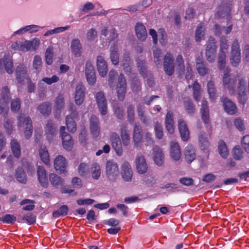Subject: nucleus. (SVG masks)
Here are the masks:
<instances>
[{
  "mask_svg": "<svg viewBox=\"0 0 249 249\" xmlns=\"http://www.w3.org/2000/svg\"><path fill=\"white\" fill-rule=\"evenodd\" d=\"M106 175L108 180L115 182L119 175L118 165L113 160H107L106 164Z\"/></svg>",
  "mask_w": 249,
  "mask_h": 249,
  "instance_id": "nucleus-1",
  "label": "nucleus"
},
{
  "mask_svg": "<svg viewBox=\"0 0 249 249\" xmlns=\"http://www.w3.org/2000/svg\"><path fill=\"white\" fill-rule=\"evenodd\" d=\"M216 49L217 46L215 39L210 37L208 39L205 51L206 59L210 63L215 61Z\"/></svg>",
  "mask_w": 249,
  "mask_h": 249,
  "instance_id": "nucleus-2",
  "label": "nucleus"
},
{
  "mask_svg": "<svg viewBox=\"0 0 249 249\" xmlns=\"http://www.w3.org/2000/svg\"><path fill=\"white\" fill-rule=\"evenodd\" d=\"M18 125L24 127V135L26 139L31 138L33 132L31 119L29 116L21 115L18 118Z\"/></svg>",
  "mask_w": 249,
  "mask_h": 249,
  "instance_id": "nucleus-3",
  "label": "nucleus"
},
{
  "mask_svg": "<svg viewBox=\"0 0 249 249\" xmlns=\"http://www.w3.org/2000/svg\"><path fill=\"white\" fill-rule=\"evenodd\" d=\"M230 62L233 67L238 65L241 61L240 46L237 39L234 40L231 46Z\"/></svg>",
  "mask_w": 249,
  "mask_h": 249,
  "instance_id": "nucleus-4",
  "label": "nucleus"
},
{
  "mask_svg": "<svg viewBox=\"0 0 249 249\" xmlns=\"http://www.w3.org/2000/svg\"><path fill=\"white\" fill-rule=\"evenodd\" d=\"M246 80L244 78H240L239 79L237 86L238 99L239 102L244 105L248 99L246 92Z\"/></svg>",
  "mask_w": 249,
  "mask_h": 249,
  "instance_id": "nucleus-5",
  "label": "nucleus"
},
{
  "mask_svg": "<svg viewBox=\"0 0 249 249\" xmlns=\"http://www.w3.org/2000/svg\"><path fill=\"white\" fill-rule=\"evenodd\" d=\"M163 69L166 74L169 76H171L174 72V59L170 53H167L164 56Z\"/></svg>",
  "mask_w": 249,
  "mask_h": 249,
  "instance_id": "nucleus-6",
  "label": "nucleus"
},
{
  "mask_svg": "<svg viewBox=\"0 0 249 249\" xmlns=\"http://www.w3.org/2000/svg\"><path fill=\"white\" fill-rule=\"evenodd\" d=\"M236 80L235 78H231L228 72L224 73L223 76V85L225 89H227L229 94L234 95L235 92V83Z\"/></svg>",
  "mask_w": 249,
  "mask_h": 249,
  "instance_id": "nucleus-7",
  "label": "nucleus"
},
{
  "mask_svg": "<svg viewBox=\"0 0 249 249\" xmlns=\"http://www.w3.org/2000/svg\"><path fill=\"white\" fill-rule=\"evenodd\" d=\"M135 166L137 171L139 174H145L148 169V165L144 155L141 153L137 154L135 160Z\"/></svg>",
  "mask_w": 249,
  "mask_h": 249,
  "instance_id": "nucleus-8",
  "label": "nucleus"
},
{
  "mask_svg": "<svg viewBox=\"0 0 249 249\" xmlns=\"http://www.w3.org/2000/svg\"><path fill=\"white\" fill-rule=\"evenodd\" d=\"M110 140L112 148L115 151L116 154L121 156L123 154V147L122 142L118 134L115 132H112L110 134Z\"/></svg>",
  "mask_w": 249,
  "mask_h": 249,
  "instance_id": "nucleus-9",
  "label": "nucleus"
},
{
  "mask_svg": "<svg viewBox=\"0 0 249 249\" xmlns=\"http://www.w3.org/2000/svg\"><path fill=\"white\" fill-rule=\"evenodd\" d=\"M117 89V96L121 101L124 99L126 93V83L124 75L120 74L118 77V84L116 86Z\"/></svg>",
  "mask_w": 249,
  "mask_h": 249,
  "instance_id": "nucleus-10",
  "label": "nucleus"
},
{
  "mask_svg": "<svg viewBox=\"0 0 249 249\" xmlns=\"http://www.w3.org/2000/svg\"><path fill=\"white\" fill-rule=\"evenodd\" d=\"M85 75L88 83L93 85L96 82V77L94 67L90 61H87L85 67Z\"/></svg>",
  "mask_w": 249,
  "mask_h": 249,
  "instance_id": "nucleus-11",
  "label": "nucleus"
},
{
  "mask_svg": "<svg viewBox=\"0 0 249 249\" xmlns=\"http://www.w3.org/2000/svg\"><path fill=\"white\" fill-rule=\"evenodd\" d=\"M220 101L222 103L225 111L227 113L233 115L237 112V107L236 104L231 100L223 96L220 98Z\"/></svg>",
  "mask_w": 249,
  "mask_h": 249,
  "instance_id": "nucleus-12",
  "label": "nucleus"
},
{
  "mask_svg": "<svg viewBox=\"0 0 249 249\" xmlns=\"http://www.w3.org/2000/svg\"><path fill=\"white\" fill-rule=\"evenodd\" d=\"M53 165L56 171H58L59 174L67 173V162L66 159L62 156L58 155L55 158Z\"/></svg>",
  "mask_w": 249,
  "mask_h": 249,
  "instance_id": "nucleus-13",
  "label": "nucleus"
},
{
  "mask_svg": "<svg viewBox=\"0 0 249 249\" xmlns=\"http://www.w3.org/2000/svg\"><path fill=\"white\" fill-rule=\"evenodd\" d=\"M121 174L123 179L126 182L131 180L133 171L129 163L124 161L121 166Z\"/></svg>",
  "mask_w": 249,
  "mask_h": 249,
  "instance_id": "nucleus-14",
  "label": "nucleus"
},
{
  "mask_svg": "<svg viewBox=\"0 0 249 249\" xmlns=\"http://www.w3.org/2000/svg\"><path fill=\"white\" fill-rule=\"evenodd\" d=\"M16 78L18 82L23 84L25 80L30 79L27 73V68L23 65L18 66L15 71Z\"/></svg>",
  "mask_w": 249,
  "mask_h": 249,
  "instance_id": "nucleus-15",
  "label": "nucleus"
},
{
  "mask_svg": "<svg viewBox=\"0 0 249 249\" xmlns=\"http://www.w3.org/2000/svg\"><path fill=\"white\" fill-rule=\"evenodd\" d=\"M40 41L38 38H34L32 40H26L21 42L20 51L27 52L36 51L39 46Z\"/></svg>",
  "mask_w": 249,
  "mask_h": 249,
  "instance_id": "nucleus-16",
  "label": "nucleus"
},
{
  "mask_svg": "<svg viewBox=\"0 0 249 249\" xmlns=\"http://www.w3.org/2000/svg\"><path fill=\"white\" fill-rule=\"evenodd\" d=\"M96 100L101 114L102 115H106L107 113V103L102 91H99L96 93Z\"/></svg>",
  "mask_w": 249,
  "mask_h": 249,
  "instance_id": "nucleus-17",
  "label": "nucleus"
},
{
  "mask_svg": "<svg viewBox=\"0 0 249 249\" xmlns=\"http://www.w3.org/2000/svg\"><path fill=\"white\" fill-rule=\"evenodd\" d=\"M85 90L84 86L82 84L78 83L76 85L74 94V102L77 106L82 105L84 100Z\"/></svg>",
  "mask_w": 249,
  "mask_h": 249,
  "instance_id": "nucleus-18",
  "label": "nucleus"
},
{
  "mask_svg": "<svg viewBox=\"0 0 249 249\" xmlns=\"http://www.w3.org/2000/svg\"><path fill=\"white\" fill-rule=\"evenodd\" d=\"M178 125L181 140L187 142L190 138V132L186 123L180 119L178 121Z\"/></svg>",
  "mask_w": 249,
  "mask_h": 249,
  "instance_id": "nucleus-19",
  "label": "nucleus"
},
{
  "mask_svg": "<svg viewBox=\"0 0 249 249\" xmlns=\"http://www.w3.org/2000/svg\"><path fill=\"white\" fill-rule=\"evenodd\" d=\"M143 137L142 127L138 123L134 125L133 132V142L135 147H138Z\"/></svg>",
  "mask_w": 249,
  "mask_h": 249,
  "instance_id": "nucleus-20",
  "label": "nucleus"
},
{
  "mask_svg": "<svg viewBox=\"0 0 249 249\" xmlns=\"http://www.w3.org/2000/svg\"><path fill=\"white\" fill-rule=\"evenodd\" d=\"M96 66L100 75L102 77L105 76L107 75L108 69L107 62L102 56H97Z\"/></svg>",
  "mask_w": 249,
  "mask_h": 249,
  "instance_id": "nucleus-21",
  "label": "nucleus"
},
{
  "mask_svg": "<svg viewBox=\"0 0 249 249\" xmlns=\"http://www.w3.org/2000/svg\"><path fill=\"white\" fill-rule=\"evenodd\" d=\"M90 130L91 134L94 138H97L100 133V127L98 118L94 115L90 117Z\"/></svg>",
  "mask_w": 249,
  "mask_h": 249,
  "instance_id": "nucleus-22",
  "label": "nucleus"
},
{
  "mask_svg": "<svg viewBox=\"0 0 249 249\" xmlns=\"http://www.w3.org/2000/svg\"><path fill=\"white\" fill-rule=\"evenodd\" d=\"M153 160L155 163L158 166L163 164L164 160V156L161 148L155 146L153 149Z\"/></svg>",
  "mask_w": 249,
  "mask_h": 249,
  "instance_id": "nucleus-23",
  "label": "nucleus"
},
{
  "mask_svg": "<svg viewBox=\"0 0 249 249\" xmlns=\"http://www.w3.org/2000/svg\"><path fill=\"white\" fill-rule=\"evenodd\" d=\"M0 69L5 70L8 74H12L14 71L12 60L8 57H4L0 59Z\"/></svg>",
  "mask_w": 249,
  "mask_h": 249,
  "instance_id": "nucleus-24",
  "label": "nucleus"
},
{
  "mask_svg": "<svg viewBox=\"0 0 249 249\" xmlns=\"http://www.w3.org/2000/svg\"><path fill=\"white\" fill-rule=\"evenodd\" d=\"M120 136L122 143L124 146H127L130 143V137L126 124H123L120 126Z\"/></svg>",
  "mask_w": 249,
  "mask_h": 249,
  "instance_id": "nucleus-25",
  "label": "nucleus"
},
{
  "mask_svg": "<svg viewBox=\"0 0 249 249\" xmlns=\"http://www.w3.org/2000/svg\"><path fill=\"white\" fill-rule=\"evenodd\" d=\"M121 66L127 74H130L132 70V63L128 52L124 53L121 61Z\"/></svg>",
  "mask_w": 249,
  "mask_h": 249,
  "instance_id": "nucleus-26",
  "label": "nucleus"
},
{
  "mask_svg": "<svg viewBox=\"0 0 249 249\" xmlns=\"http://www.w3.org/2000/svg\"><path fill=\"white\" fill-rule=\"evenodd\" d=\"M184 154L186 161L189 163H191L196 157L195 149L192 144L186 146Z\"/></svg>",
  "mask_w": 249,
  "mask_h": 249,
  "instance_id": "nucleus-27",
  "label": "nucleus"
},
{
  "mask_svg": "<svg viewBox=\"0 0 249 249\" xmlns=\"http://www.w3.org/2000/svg\"><path fill=\"white\" fill-rule=\"evenodd\" d=\"M38 180L42 186L46 188L48 186V182L46 177V171L42 166H38L37 170Z\"/></svg>",
  "mask_w": 249,
  "mask_h": 249,
  "instance_id": "nucleus-28",
  "label": "nucleus"
},
{
  "mask_svg": "<svg viewBox=\"0 0 249 249\" xmlns=\"http://www.w3.org/2000/svg\"><path fill=\"white\" fill-rule=\"evenodd\" d=\"M181 155V150L178 142H172L170 143V156L175 160H178Z\"/></svg>",
  "mask_w": 249,
  "mask_h": 249,
  "instance_id": "nucleus-29",
  "label": "nucleus"
},
{
  "mask_svg": "<svg viewBox=\"0 0 249 249\" xmlns=\"http://www.w3.org/2000/svg\"><path fill=\"white\" fill-rule=\"evenodd\" d=\"M10 99V89L8 87L4 86L0 91V105H8Z\"/></svg>",
  "mask_w": 249,
  "mask_h": 249,
  "instance_id": "nucleus-30",
  "label": "nucleus"
},
{
  "mask_svg": "<svg viewBox=\"0 0 249 249\" xmlns=\"http://www.w3.org/2000/svg\"><path fill=\"white\" fill-rule=\"evenodd\" d=\"M71 48L72 53L76 57L81 56L82 52V46L78 39L74 38L72 40Z\"/></svg>",
  "mask_w": 249,
  "mask_h": 249,
  "instance_id": "nucleus-31",
  "label": "nucleus"
},
{
  "mask_svg": "<svg viewBox=\"0 0 249 249\" xmlns=\"http://www.w3.org/2000/svg\"><path fill=\"white\" fill-rule=\"evenodd\" d=\"M165 127L167 130L170 134H173L175 131L174 121L173 114L168 111L166 115L165 119Z\"/></svg>",
  "mask_w": 249,
  "mask_h": 249,
  "instance_id": "nucleus-32",
  "label": "nucleus"
},
{
  "mask_svg": "<svg viewBox=\"0 0 249 249\" xmlns=\"http://www.w3.org/2000/svg\"><path fill=\"white\" fill-rule=\"evenodd\" d=\"M201 118L205 124L209 123V110L208 106V102L205 99L202 101L201 108Z\"/></svg>",
  "mask_w": 249,
  "mask_h": 249,
  "instance_id": "nucleus-33",
  "label": "nucleus"
},
{
  "mask_svg": "<svg viewBox=\"0 0 249 249\" xmlns=\"http://www.w3.org/2000/svg\"><path fill=\"white\" fill-rule=\"evenodd\" d=\"M210 135L206 134L202 132L198 135V141L200 148L203 150H206L210 145Z\"/></svg>",
  "mask_w": 249,
  "mask_h": 249,
  "instance_id": "nucleus-34",
  "label": "nucleus"
},
{
  "mask_svg": "<svg viewBox=\"0 0 249 249\" xmlns=\"http://www.w3.org/2000/svg\"><path fill=\"white\" fill-rule=\"evenodd\" d=\"M49 180L51 185L56 188L63 186L64 184V179L54 173H51L49 175Z\"/></svg>",
  "mask_w": 249,
  "mask_h": 249,
  "instance_id": "nucleus-35",
  "label": "nucleus"
},
{
  "mask_svg": "<svg viewBox=\"0 0 249 249\" xmlns=\"http://www.w3.org/2000/svg\"><path fill=\"white\" fill-rule=\"evenodd\" d=\"M135 32L138 38L144 41L147 36V32L144 25L141 23H137L135 26Z\"/></svg>",
  "mask_w": 249,
  "mask_h": 249,
  "instance_id": "nucleus-36",
  "label": "nucleus"
},
{
  "mask_svg": "<svg viewBox=\"0 0 249 249\" xmlns=\"http://www.w3.org/2000/svg\"><path fill=\"white\" fill-rule=\"evenodd\" d=\"M110 58L112 64L117 65L119 64V53L116 45L112 46L110 48Z\"/></svg>",
  "mask_w": 249,
  "mask_h": 249,
  "instance_id": "nucleus-37",
  "label": "nucleus"
},
{
  "mask_svg": "<svg viewBox=\"0 0 249 249\" xmlns=\"http://www.w3.org/2000/svg\"><path fill=\"white\" fill-rule=\"evenodd\" d=\"M45 132L47 137H51L56 134V127L52 120L47 121L45 127Z\"/></svg>",
  "mask_w": 249,
  "mask_h": 249,
  "instance_id": "nucleus-38",
  "label": "nucleus"
},
{
  "mask_svg": "<svg viewBox=\"0 0 249 249\" xmlns=\"http://www.w3.org/2000/svg\"><path fill=\"white\" fill-rule=\"evenodd\" d=\"M118 74L116 71L111 70L108 73V85L111 88L116 87V85L118 84Z\"/></svg>",
  "mask_w": 249,
  "mask_h": 249,
  "instance_id": "nucleus-39",
  "label": "nucleus"
},
{
  "mask_svg": "<svg viewBox=\"0 0 249 249\" xmlns=\"http://www.w3.org/2000/svg\"><path fill=\"white\" fill-rule=\"evenodd\" d=\"M228 26L227 27L225 28L224 27H221L218 24H216L214 26V34L216 36H220L223 33L228 35L229 34L231 31L232 28V24L228 23Z\"/></svg>",
  "mask_w": 249,
  "mask_h": 249,
  "instance_id": "nucleus-40",
  "label": "nucleus"
},
{
  "mask_svg": "<svg viewBox=\"0 0 249 249\" xmlns=\"http://www.w3.org/2000/svg\"><path fill=\"white\" fill-rule=\"evenodd\" d=\"M10 147L14 156L19 158L21 155V149L18 142L15 139H12L10 142Z\"/></svg>",
  "mask_w": 249,
  "mask_h": 249,
  "instance_id": "nucleus-41",
  "label": "nucleus"
},
{
  "mask_svg": "<svg viewBox=\"0 0 249 249\" xmlns=\"http://www.w3.org/2000/svg\"><path fill=\"white\" fill-rule=\"evenodd\" d=\"M15 177L18 181L25 184L27 182V176L21 167H18L15 170Z\"/></svg>",
  "mask_w": 249,
  "mask_h": 249,
  "instance_id": "nucleus-42",
  "label": "nucleus"
},
{
  "mask_svg": "<svg viewBox=\"0 0 249 249\" xmlns=\"http://www.w3.org/2000/svg\"><path fill=\"white\" fill-rule=\"evenodd\" d=\"M61 137L64 148L68 150H70L72 145L71 136L67 132H65L62 133Z\"/></svg>",
  "mask_w": 249,
  "mask_h": 249,
  "instance_id": "nucleus-43",
  "label": "nucleus"
},
{
  "mask_svg": "<svg viewBox=\"0 0 249 249\" xmlns=\"http://www.w3.org/2000/svg\"><path fill=\"white\" fill-rule=\"evenodd\" d=\"M196 69L201 76L205 75L207 74L209 70L206 64L201 60H199L197 61Z\"/></svg>",
  "mask_w": 249,
  "mask_h": 249,
  "instance_id": "nucleus-44",
  "label": "nucleus"
},
{
  "mask_svg": "<svg viewBox=\"0 0 249 249\" xmlns=\"http://www.w3.org/2000/svg\"><path fill=\"white\" fill-rule=\"evenodd\" d=\"M207 88L210 99H215L216 97V89L214 82L212 80L209 81L207 83Z\"/></svg>",
  "mask_w": 249,
  "mask_h": 249,
  "instance_id": "nucleus-45",
  "label": "nucleus"
},
{
  "mask_svg": "<svg viewBox=\"0 0 249 249\" xmlns=\"http://www.w3.org/2000/svg\"><path fill=\"white\" fill-rule=\"evenodd\" d=\"M38 109L43 115H48L51 112L52 105L50 103L44 102L38 106Z\"/></svg>",
  "mask_w": 249,
  "mask_h": 249,
  "instance_id": "nucleus-46",
  "label": "nucleus"
},
{
  "mask_svg": "<svg viewBox=\"0 0 249 249\" xmlns=\"http://www.w3.org/2000/svg\"><path fill=\"white\" fill-rule=\"evenodd\" d=\"M113 110L115 116L119 119H123L124 116V110L122 106L119 103H114Z\"/></svg>",
  "mask_w": 249,
  "mask_h": 249,
  "instance_id": "nucleus-47",
  "label": "nucleus"
},
{
  "mask_svg": "<svg viewBox=\"0 0 249 249\" xmlns=\"http://www.w3.org/2000/svg\"><path fill=\"white\" fill-rule=\"evenodd\" d=\"M230 8L227 5L221 4L219 5L217 11V15L219 17L224 18L229 16Z\"/></svg>",
  "mask_w": 249,
  "mask_h": 249,
  "instance_id": "nucleus-48",
  "label": "nucleus"
},
{
  "mask_svg": "<svg viewBox=\"0 0 249 249\" xmlns=\"http://www.w3.org/2000/svg\"><path fill=\"white\" fill-rule=\"evenodd\" d=\"M184 105L187 113L192 115L196 110L195 106L193 102L189 99H185L184 102Z\"/></svg>",
  "mask_w": 249,
  "mask_h": 249,
  "instance_id": "nucleus-49",
  "label": "nucleus"
},
{
  "mask_svg": "<svg viewBox=\"0 0 249 249\" xmlns=\"http://www.w3.org/2000/svg\"><path fill=\"white\" fill-rule=\"evenodd\" d=\"M39 155L42 161L46 165L50 163V157L48 150L46 147L41 148L39 150Z\"/></svg>",
  "mask_w": 249,
  "mask_h": 249,
  "instance_id": "nucleus-50",
  "label": "nucleus"
},
{
  "mask_svg": "<svg viewBox=\"0 0 249 249\" xmlns=\"http://www.w3.org/2000/svg\"><path fill=\"white\" fill-rule=\"evenodd\" d=\"M226 53L224 51H220L218 57V66L220 70H222L226 65Z\"/></svg>",
  "mask_w": 249,
  "mask_h": 249,
  "instance_id": "nucleus-51",
  "label": "nucleus"
},
{
  "mask_svg": "<svg viewBox=\"0 0 249 249\" xmlns=\"http://www.w3.org/2000/svg\"><path fill=\"white\" fill-rule=\"evenodd\" d=\"M153 58L157 66L161 65V51L159 48L153 50Z\"/></svg>",
  "mask_w": 249,
  "mask_h": 249,
  "instance_id": "nucleus-52",
  "label": "nucleus"
},
{
  "mask_svg": "<svg viewBox=\"0 0 249 249\" xmlns=\"http://www.w3.org/2000/svg\"><path fill=\"white\" fill-rule=\"evenodd\" d=\"M232 156L236 160H241L244 157V151L239 146H236L232 150Z\"/></svg>",
  "mask_w": 249,
  "mask_h": 249,
  "instance_id": "nucleus-53",
  "label": "nucleus"
},
{
  "mask_svg": "<svg viewBox=\"0 0 249 249\" xmlns=\"http://www.w3.org/2000/svg\"><path fill=\"white\" fill-rule=\"evenodd\" d=\"M91 175L93 178L99 179L101 175L100 167L97 163H93L91 166Z\"/></svg>",
  "mask_w": 249,
  "mask_h": 249,
  "instance_id": "nucleus-54",
  "label": "nucleus"
},
{
  "mask_svg": "<svg viewBox=\"0 0 249 249\" xmlns=\"http://www.w3.org/2000/svg\"><path fill=\"white\" fill-rule=\"evenodd\" d=\"M64 97L62 94H59L55 100L54 107L56 109L60 110L64 107Z\"/></svg>",
  "mask_w": 249,
  "mask_h": 249,
  "instance_id": "nucleus-55",
  "label": "nucleus"
},
{
  "mask_svg": "<svg viewBox=\"0 0 249 249\" xmlns=\"http://www.w3.org/2000/svg\"><path fill=\"white\" fill-rule=\"evenodd\" d=\"M204 36V28L203 26L200 24L196 31L195 37L196 40L197 42L200 41L203 39Z\"/></svg>",
  "mask_w": 249,
  "mask_h": 249,
  "instance_id": "nucleus-56",
  "label": "nucleus"
},
{
  "mask_svg": "<svg viewBox=\"0 0 249 249\" xmlns=\"http://www.w3.org/2000/svg\"><path fill=\"white\" fill-rule=\"evenodd\" d=\"M193 89L194 98L196 101L198 102L200 99V86L197 82H195L193 84Z\"/></svg>",
  "mask_w": 249,
  "mask_h": 249,
  "instance_id": "nucleus-57",
  "label": "nucleus"
},
{
  "mask_svg": "<svg viewBox=\"0 0 249 249\" xmlns=\"http://www.w3.org/2000/svg\"><path fill=\"white\" fill-rule=\"evenodd\" d=\"M218 151L219 154L223 158H226L228 155L229 152L226 144L223 142H221L219 143Z\"/></svg>",
  "mask_w": 249,
  "mask_h": 249,
  "instance_id": "nucleus-58",
  "label": "nucleus"
},
{
  "mask_svg": "<svg viewBox=\"0 0 249 249\" xmlns=\"http://www.w3.org/2000/svg\"><path fill=\"white\" fill-rule=\"evenodd\" d=\"M34 201L25 199L20 202L21 205H24L22 209L25 211H31L34 209L35 205L33 204Z\"/></svg>",
  "mask_w": 249,
  "mask_h": 249,
  "instance_id": "nucleus-59",
  "label": "nucleus"
},
{
  "mask_svg": "<svg viewBox=\"0 0 249 249\" xmlns=\"http://www.w3.org/2000/svg\"><path fill=\"white\" fill-rule=\"evenodd\" d=\"M66 122L68 130L71 132H75L76 130V124L73 119L67 116Z\"/></svg>",
  "mask_w": 249,
  "mask_h": 249,
  "instance_id": "nucleus-60",
  "label": "nucleus"
},
{
  "mask_svg": "<svg viewBox=\"0 0 249 249\" xmlns=\"http://www.w3.org/2000/svg\"><path fill=\"white\" fill-rule=\"evenodd\" d=\"M137 64L140 73L143 77H146V68L144 60L139 58L137 60Z\"/></svg>",
  "mask_w": 249,
  "mask_h": 249,
  "instance_id": "nucleus-61",
  "label": "nucleus"
},
{
  "mask_svg": "<svg viewBox=\"0 0 249 249\" xmlns=\"http://www.w3.org/2000/svg\"><path fill=\"white\" fill-rule=\"evenodd\" d=\"M33 66L34 69H35L37 72L40 71L42 68V59L39 55H36L35 56L33 62Z\"/></svg>",
  "mask_w": 249,
  "mask_h": 249,
  "instance_id": "nucleus-62",
  "label": "nucleus"
},
{
  "mask_svg": "<svg viewBox=\"0 0 249 249\" xmlns=\"http://www.w3.org/2000/svg\"><path fill=\"white\" fill-rule=\"evenodd\" d=\"M78 173L81 176H85L87 175L89 172V165L86 163H81L78 168Z\"/></svg>",
  "mask_w": 249,
  "mask_h": 249,
  "instance_id": "nucleus-63",
  "label": "nucleus"
},
{
  "mask_svg": "<svg viewBox=\"0 0 249 249\" xmlns=\"http://www.w3.org/2000/svg\"><path fill=\"white\" fill-rule=\"evenodd\" d=\"M68 208L66 205H63L60 208L53 213L54 217L64 216L68 213Z\"/></svg>",
  "mask_w": 249,
  "mask_h": 249,
  "instance_id": "nucleus-64",
  "label": "nucleus"
}]
</instances>
